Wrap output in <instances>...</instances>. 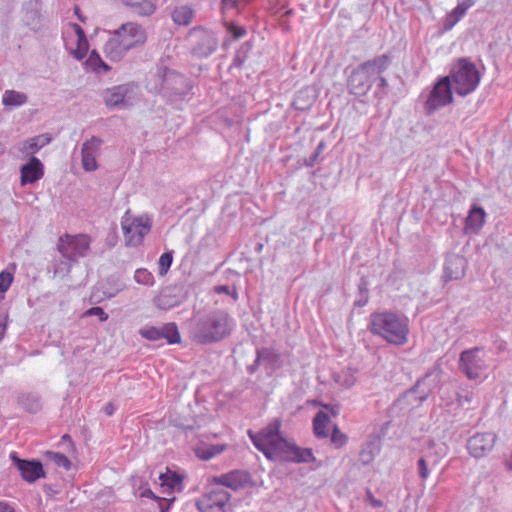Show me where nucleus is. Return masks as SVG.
I'll return each instance as SVG.
<instances>
[{
	"mask_svg": "<svg viewBox=\"0 0 512 512\" xmlns=\"http://www.w3.org/2000/svg\"><path fill=\"white\" fill-rule=\"evenodd\" d=\"M281 420L274 419L257 433L248 431L254 446L270 460H282L296 463L314 460L311 449H302L285 439L281 432Z\"/></svg>",
	"mask_w": 512,
	"mask_h": 512,
	"instance_id": "1",
	"label": "nucleus"
},
{
	"mask_svg": "<svg viewBox=\"0 0 512 512\" xmlns=\"http://www.w3.org/2000/svg\"><path fill=\"white\" fill-rule=\"evenodd\" d=\"M415 392H416L415 390L410 391V392H409V395H411V396H412V395H414V394H415Z\"/></svg>",
	"mask_w": 512,
	"mask_h": 512,
	"instance_id": "63",
	"label": "nucleus"
},
{
	"mask_svg": "<svg viewBox=\"0 0 512 512\" xmlns=\"http://www.w3.org/2000/svg\"><path fill=\"white\" fill-rule=\"evenodd\" d=\"M220 10L223 12L224 11V0H220Z\"/></svg>",
	"mask_w": 512,
	"mask_h": 512,
	"instance_id": "61",
	"label": "nucleus"
},
{
	"mask_svg": "<svg viewBox=\"0 0 512 512\" xmlns=\"http://www.w3.org/2000/svg\"><path fill=\"white\" fill-rule=\"evenodd\" d=\"M51 141L50 136L47 134H41L32 138H29L19 144V151L23 156L34 155L41 148L49 144Z\"/></svg>",
	"mask_w": 512,
	"mask_h": 512,
	"instance_id": "26",
	"label": "nucleus"
},
{
	"mask_svg": "<svg viewBox=\"0 0 512 512\" xmlns=\"http://www.w3.org/2000/svg\"><path fill=\"white\" fill-rule=\"evenodd\" d=\"M71 271V262L66 260H60L56 261L53 265V274L54 276L61 275L65 276L68 275Z\"/></svg>",
	"mask_w": 512,
	"mask_h": 512,
	"instance_id": "42",
	"label": "nucleus"
},
{
	"mask_svg": "<svg viewBox=\"0 0 512 512\" xmlns=\"http://www.w3.org/2000/svg\"><path fill=\"white\" fill-rule=\"evenodd\" d=\"M451 86L459 96H466L476 90L480 83V73L468 59H459L451 68L449 75Z\"/></svg>",
	"mask_w": 512,
	"mask_h": 512,
	"instance_id": "6",
	"label": "nucleus"
},
{
	"mask_svg": "<svg viewBox=\"0 0 512 512\" xmlns=\"http://www.w3.org/2000/svg\"><path fill=\"white\" fill-rule=\"evenodd\" d=\"M48 455L58 467H63L65 470L71 468V461L66 455L59 452H48Z\"/></svg>",
	"mask_w": 512,
	"mask_h": 512,
	"instance_id": "41",
	"label": "nucleus"
},
{
	"mask_svg": "<svg viewBox=\"0 0 512 512\" xmlns=\"http://www.w3.org/2000/svg\"><path fill=\"white\" fill-rule=\"evenodd\" d=\"M161 481L162 487H167L168 489H181L183 477L175 472L168 471L166 473H162L159 477Z\"/></svg>",
	"mask_w": 512,
	"mask_h": 512,
	"instance_id": "35",
	"label": "nucleus"
},
{
	"mask_svg": "<svg viewBox=\"0 0 512 512\" xmlns=\"http://www.w3.org/2000/svg\"><path fill=\"white\" fill-rule=\"evenodd\" d=\"M250 483V476L245 471H231L226 474V487L233 490H238L248 486Z\"/></svg>",
	"mask_w": 512,
	"mask_h": 512,
	"instance_id": "28",
	"label": "nucleus"
},
{
	"mask_svg": "<svg viewBox=\"0 0 512 512\" xmlns=\"http://www.w3.org/2000/svg\"><path fill=\"white\" fill-rule=\"evenodd\" d=\"M86 65L90 67L95 72H108L110 67L102 60L99 53L96 50H92L87 61Z\"/></svg>",
	"mask_w": 512,
	"mask_h": 512,
	"instance_id": "37",
	"label": "nucleus"
},
{
	"mask_svg": "<svg viewBox=\"0 0 512 512\" xmlns=\"http://www.w3.org/2000/svg\"><path fill=\"white\" fill-rule=\"evenodd\" d=\"M453 87L451 86L450 77H442L433 88L429 91L424 108L428 114L449 105L453 101Z\"/></svg>",
	"mask_w": 512,
	"mask_h": 512,
	"instance_id": "11",
	"label": "nucleus"
},
{
	"mask_svg": "<svg viewBox=\"0 0 512 512\" xmlns=\"http://www.w3.org/2000/svg\"><path fill=\"white\" fill-rule=\"evenodd\" d=\"M173 262V251L163 253L158 260V273L164 276L169 271Z\"/></svg>",
	"mask_w": 512,
	"mask_h": 512,
	"instance_id": "40",
	"label": "nucleus"
},
{
	"mask_svg": "<svg viewBox=\"0 0 512 512\" xmlns=\"http://www.w3.org/2000/svg\"><path fill=\"white\" fill-rule=\"evenodd\" d=\"M134 280L145 286H153L155 283L153 274L145 268H139L135 271Z\"/></svg>",
	"mask_w": 512,
	"mask_h": 512,
	"instance_id": "38",
	"label": "nucleus"
},
{
	"mask_svg": "<svg viewBox=\"0 0 512 512\" xmlns=\"http://www.w3.org/2000/svg\"><path fill=\"white\" fill-rule=\"evenodd\" d=\"M89 49V43L87 39L76 40V47L70 49V54L76 59V60H83L88 52Z\"/></svg>",
	"mask_w": 512,
	"mask_h": 512,
	"instance_id": "39",
	"label": "nucleus"
},
{
	"mask_svg": "<svg viewBox=\"0 0 512 512\" xmlns=\"http://www.w3.org/2000/svg\"><path fill=\"white\" fill-rule=\"evenodd\" d=\"M380 452V441L373 439L366 442L360 451V460L363 464H369Z\"/></svg>",
	"mask_w": 512,
	"mask_h": 512,
	"instance_id": "31",
	"label": "nucleus"
},
{
	"mask_svg": "<svg viewBox=\"0 0 512 512\" xmlns=\"http://www.w3.org/2000/svg\"><path fill=\"white\" fill-rule=\"evenodd\" d=\"M389 63L388 56L380 55L357 66L347 80L349 92L355 96H365L376 80V76L382 74Z\"/></svg>",
	"mask_w": 512,
	"mask_h": 512,
	"instance_id": "4",
	"label": "nucleus"
},
{
	"mask_svg": "<svg viewBox=\"0 0 512 512\" xmlns=\"http://www.w3.org/2000/svg\"><path fill=\"white\" fill-rule=\"evenodd\" d=\"M140 497L142 498H150L156 501H162V498L156 496L150 488H145L141 491Z\"/></svg>",
	"mask_w": 512,
	"mask_h": 512,
	"instance_id": "52",
	"label": "nucleus"
},
{
	"mask_svg": "<svg viewBox=\"0 0 512 512\" xmlns=\"http://www.w3.org/2000/svg\"><path fill=\"white\" fill-rule=\"evenodd\" d=\"M187 39L191 54L197 58L211 55L218 46L215 34L201 26L192 28L188 33Z\"/></svg>",
	"mask_w": 512,
	"mask_h": 512,
	"instance_id": "9",
	"label": "nucleus"
},
{
	"mask_svg": "<svg viewBox=\"0 0 512 512\" xmlns=\"http://www.w3.org/2000/svg\"><path fill=\"white\" fill-rule=\"evenodd\" d=\"M302 93H303V92H300V93H299V95H298V97H297V99H296V101H295V105H296V107H297V108H299V109H303V107H301V106H299V105H298V100H299V97H300V95H301Z\"/></svg>",
	"mask_w": 512,
	"mask_h": 512,
	"instance_id": "60",
	"label": "nucleus"
},
{
	"mask_svg": "<svg viewBox=\"0 0 512 512\" xmlns=\"http://www.w3.org/2000/svg\"><path fill=\"white\" fill-rule=\"evenodd\" d=\"M172 19L178 25H188L193 19V10L187 5L176 7L172 12Z\"/></svg>",
	"mask_w": 512,
	"mask_h": 512,
	"instance_id": "33",
	"label": "nucleus"
},
{
	"mask_svg": "<svg viewBox=\"0 0 512 512\" xmlns=\"http://www.w3.org/2000/svg\"><path fill=\"white\" fill-rule=\"evenodd\" d=\"M230 2H232V4H234V3H235V1H234V0H226V6H227Z\"/></svg>",
	"mask_w": 512,
	"mask_h": 512,
	"instance_id": "62",
	"label": "nucleus"
},
{
	"mask_svg": "<svg viewBox=\"0 0 512 512\" xmlns=\"http://www.w3.org/2000/svg\"><path fill=\"white\" fill-rule=\"evenodd\" d=\"M459 363L461 370L469 379L478 378L487 369L485 352L480 348L463 351Z\"/></svg>",
	"mask_w": 512,
	"mask_h": 512,
	"instance_id": "14",
	"label": "nucleus"
},
{
	"mask_svg": "<svg viewBox=\"0 0 512 512\" xmlns=\"http://www.w3.org/2000/svg\"><path fill=\"white\" fill-rule=\"evenodd\" d=\"M57 247L66 260L77 262L78 258L86 256L90 247V238L84 234L75 236L65 234L59 238Z\"/></svg>",
	"mask_w": 512,
	"mask_h": 512,
	"instance_id": "12",
	"label": "nucleus"
},
{
	"mask_svg": "<svg viewBox=\"0 0 512 512\" xmlns=\"http://www.w3.org/2000/svg\"><path fill=\"white\" fill-rule=\"evenodd\" d=\"M426 397H427V396H426V395H424V396H421V397H420V399H421V400H424V399H426Z\"/></svg>",
	"mask_w": 512,
	"mask_h": 512,
	"instance_id": "64",
	"label": "nucleus"
},
{
	"mask_svg": "<svg viewBox=\"0 0 512 512\" xmlns=\"http://www.w3.org/2000/svg\"><path fill=\"white\" fill-rule=\"evenodd\" d=\"M103 101L109 109H127L136 101L135 87L132 84H122L106 89L102 94Z\"/></svg>",
	"mask_w": 512,
	"mask_h": 512,
	"instance_id": "13",
	"label": "nucleus"
},
{
	"mask_svg": "<svg viewBox=\"0 0 512 512\" xmlns=\"http://www.w3.org/2000/svg\"><path fill=\"white\" fill-rule=\"evenodd\" d=\"M0 512H15V510L11 505L5 502H0Z\"/></svg>",
	"mask_w": 512,
	"mask_h": 512,
	"instance_id": "54",
	"label": "nucleus"
},
{
	"mask_svg": "<svg viewBox=\"0 0 512 512\" xmlns=\"http://www.w3.org/2000/svg\"><path fill=\"white\" fill-rule=\"evenodd\" d=\"M121 226L127 245L136 247L142 244L145 235L150 232L152 221L147 216L133 218L127 211L122 217Z\"/></svg>",
	"mask_w": 512,
	"mask_h": 512,
	"instance_id": "10",
	"label": "nucleus"
},
{
	"mask_svg": "<svg viewBox=\"0 0 512 512\" xmlns=\"http://www.w3.org/2000/svg\"><path fill=\"white\" fill-rule=\"evenodd\" d=\"M86 316H97L100 321L104 322L108 319V314L103 310V308L96 306L88 309L85 312Z\"/></svg>",
	"mask_w": 512,
	"mask_h": 512,
	"instance_id": "47",
	"label": "nucleus"
},
{
	"mask_svg": "<svg viewBox=\"0 0 512 512\" xmlns=\"http://www.w3.org/2000/svg\"><path fill=\"white\" fill-rule=\"evenodd\" d=\"M428 464H430L428 459H426L422 456L418 460L419 475H420L421 479H423V480H426L430 475V471L428 469Z\"/></svg>",
	"mask_w": 512,
	"mask_h": 512,
	"instance_id": "46",
	"label": "nucleus"
},
{
	"mask_svg": "<svg viewBox=\"0 0 512 512\" xmlns=\"http://www.w3.org/2000/svg\"><path fill=\"white\" fill-rule=\"evenodd\" d=\"M486 213L481 207H473L465 221L466 234H477L485 223Z\"/></svg>",
	"mask_w": 512,
	"mask_h": 512,
	"instance_id": "24",
	"label": "nucleus"
},
{
	"mask_svg": "<svg viewBox=\"0 0 512 512\" xmlns=\"http://www.w3.org/2000/svg\"><path fill=\"white\" fill-rule=\"evenodd\" d=\"M20 405L29 413H37L41 409L40 397L37 394H23L19 397Z\"/></svg>",
	"mask_w": 512,
	"mask_h": 512,
	"instance_id": "34",
	"label": "nucleus"
},
{
	"mask_svg": "<svg viewBox=\"0 0 512 512\" xmlns=\"http://www.w3.org/2000/svg\"><path fill=\"white\" fill-rule=\"evenodd\" d=\"M102 144L99 137L93 136L82 145V165L86 171H94L97 169L96 156Z\"/></svg>",
	"mask_w": 512,
	"mask_h": 512,
	"instance_id": "20",
	"label": "nucleus"
},
{
	"mask_svg": "<svg viewBox=\"0 0 512 512\" xmlns=\"http://www.w3.org/2000/svg\"><path fill=\"white\" fill-rule=\"evenodd\" d=\"M71 27H72L74 33L76 34L78 40L82 39V41H83L84 39H87L84 30L82 29V27L79 24L72 23Z\"/></svg>",
	"mask_w": 512,
	"mask_h": 512,
	"instance_id": "51",
	"label": "nucleus"
},
{
	"mask_svg": "<svg viewBox=\"0 0 512 512\" xmlns=\"http://www.w3.org/2000/svg\"><path fill=\"white\" fill-rule=\"evenodd\" d=\"M74 13L75 15L78 17V19L81 21V22H84L85 21V18L81 15L80 13V8L79 7H75L74 8Z\"/></svg>",
	"mask_w": 512,
	"mask_h": 512,
	"instance_id": "57",
	"label": "nucleus"
},
{
	"mask_svg": "<svg viewBox=\"0 0 512 512\" xmlns=\"http://www.w3.org/2000/svg\"><path fill=\"white\" fill-rule=\"evenodd\" d=\"M224 450L223 444H211V445H202L197 447L196 455L198 458L202 460H209L214 456L220 454Z\"/></svg>",
	"mask_w": 512,
	"mask_h": 512,
	"instance_id": "36",
	"label": "nucleus"
},
{
	"mask_svg": "<svg viewBox=\"0 0 512 512\" xmlns=\"http://www.w3.org/2000/svg\"><path fill=\"white\" fill-rule=\"evenodd\" d=\"M41 4L38 0H29L23 5V21L33 31L42 27Z\"/></svg>",
	"mask_w": 512,
	"mask_h": 512,
	"instance_id": "22",
	"label": "nucleus"
},
{
	"mask_svg": "<svg viewBox=\"0 0 512 512\" xmlns=\"http://www.w3.org/2000/svg\"><path fill=\"white\" fill-rule=\"evenodd\" d=\"M376 79L378 80V86L379 87H385L386 86L387 81H386V79L383 76H381V74L379 76H376Z\"/></svg>",
	"mask_w": 512,
	"mask_h": 512,
	"instance_id": "56",
	"label": "nucleus"
},
{
	"mask_svg": "<svg viewBox=\"0 0 512 512\" xmlns=\"http://www.w3.org/2000/svg\"><path fill=\"white\" fill-rule=\"evenodd\" d=\"M155 304L160 309H167V308L174 306V304L170 303L169 296H165V295L157 298L155 300Z\"/></svg>",
	"mask_w": 512,
	"mask_h": 512,
	"instance_id": "49",
	"label": "nucleus"
},
{
	"mask_svg": "<svg viewBox=\"0 0 512 512\" xmlns=\"http://www.w3.org/2000/svg\"><path fill=\"white\" fill-rule=\"evenodd\" d=\"M27 102V94L16 90H6L2 95V104L11 109L23 106Z\"/></svg>",
	"mask_w": 512,
	"mask_h": 512,
	"instance_id": "29",
	"label": "nucleus"
},
{
	"mask_svg": "<svg viewBox=\"0 0 512 512\" xmlns=\"http://www.w3.org/2000/svg\"><path fill=\"white\" fill-rule=\"evenodd\" d=\"M226 34L231 35L234 40H237L246 35V29L243 26L226 23Z\"/></svg>",
	"mask_w": 512,
	"mask_h": 512,
	"instance_id": "44",
	"label": "nucleus"
},
{
	"mask_svg": "<svg viewBox=\"0 0 512 512\" xmlns=\"http://www.w3.org/2000/svg\"><path fill=\"white\" fill-rule=\"evenodd\" d=\"M131 12L138 16H151L156 11L155 0H120Z\"/></svg>",
	"mask_w": 512,
	"mask_h": 512,
	"instance_id": "25",
	"label": "nucleus"
},
{
	"mask_svg": "<svg viewBox=\"0 0 512 512\" xmlns=\"http://www.w3.org/2000/svg\"><path fill=\"white\" fill-rule=\"evenodd\" d=\"M224 316L221 312L209 314L197 321L193 337L200 343H210L221 339L224 334Z\"/></svg>",
	"mask_w": 512,
	"mask_h": 512,
	"instance_id": "8",
	"label": "nucleus"
},
{
	"mask_svg": "<svg viewBox=\"0 0 512 512\" xmlns=\"http://www.w3.org/2000/svg\"><path fill=\"white\" fill-rule=\"evenodd\" d=\"M331 441L337 448H340L347 443L348 437L335 426L332 430Z\"/></svg>",
	"mask_w": 512,
	"mask_h": 512,
	"instance_id": "43",
	"label": "nucleus"
},
{
	"mask_svg": "<svg viewBox=\"0 0 512 512\" xmlns=\"http://www.w3.org/2000/svg\"><path fill=\"white\" fill-rule=\"evenodd\" d=\"M474 5L473 0H465L459 3L446 17L445 28L451 29L458 23L466 14L467 10Z\"/></svg>",
	"mask_w": 512,
	"mask_h": 512,
	"instance_id": "27",
	"label": "nucleus"
},
{
	"mask_svg": "<svg viewBox=\"0 0 512 512\" xmlns=\"http://www.w3.org/2000/svg\"><path fill=\"white\" fill-rule=\"evenodd\" d=\"M497 436L492 432L476 433L467 442L469 454L476 459L487 456L495 446Z\"/></svg>",
	"mask_w": 512,
	"mask_h": 512,
	"instance_id": "16",
	"label": "nucleus"
},
{
	"mask_svg": "<svg viewBox=\"0 0 512 512\" xmlns=\"http://www.w3.org/2000/svg\"><path fill=\"white\" fill-rule=\"evenodd\" d=\"M155 85L157 91L170 100L186 96L192 88L187 77L163 63L157 65Z\"/></svg>",
	"mask_w": 512,
	"mask_h": 512,
	"instance_id": "5",
	"label": "nucleus"
},
{
	"mask_svg": "<svg viewBox=\"0 0 512 512\" xmlns=\"http://www.w3.org/2000/svg\"><path fill=\"white\" fill-rule=\"evenodd\" d=\"M13 281V274L7 270L0 273V293L6 292Z\"/></svg>",
	"mask_w": 512,
	"mask_h": 512,
	"instance_id": "45",
	"label": "nucleus"
},
{
	"mask_svg": "<svg viewBox=\"0 0 512 512\" xmlns=\"http://www.w3.org/2000/svg\"><path fill=\"white\" fill-rule=\"evenodd\" d=\"M368 328L391 345L403 346L408 342L409 319L404 315L388 311L372 313Z\"/></svg>",
	"mask_w": 512,
	"mask_h": 512,
	"instance_id": "2",
	"label": "nucleus"
},
{
	"mask_svg": "<svg viewBox=\"0 0 512 512\" xmlns=\"http://www.w3.org/2000/svg\"><path fill=\"white\" fill-rule=\"evenodd\" d=\"M44 176V166L35 156H31L29 161L20 168V183L22 186L34 184Z\"/></svg>",
	"mask_w": 512,
	"mask_h": 512,
	"instance_id": "19",
	"label": "nucleus"
},
{
	"mask_svg": "<svg viewBox=\"0 0 512 512\" xmlns=\"http://www.w3.org/2000/svg\"><path fill=\"white\" fill-rule=\"evenodd\" d=\"M224 474L209 477L205 493L197 500L200 512H224Z\"/></svg>",
	"mask_w": 512,
	"mask_h": 512,
	"instance_id": "7",
	"label": "nucleus"
},
{
	"mask_svg": "<svg viewBox=\"0 0 512 512\" xmlns=\"http://www.w3.org/2000/svg\"><path fill=\"white\" fill-rule=\"evenodd\" d=\"M104 412L106 415L108 416H111L113 415L114 413V406L112 405V403H107L105 406H104Z\"/></svg>",
	"mask_w": 512,
	"mask_h": 512,
	"instance_id": "55",
	"label": "nucleus"
},
{
	"mask_svg": "<svg viewBox=\"0 0 512 512\" xmlns=\"http://www.w3.org/2000/svg\"><path fill=\"white\" fill-rule=\"evenodd\" d=\"M329 423L330 416L323 411L318 412L313 419L314 434L318 438H326L328 436L327 427Z\"/></svg>",
	"mask_w": 512,
	"mask_h": 512,
	"instance_id": "30",
	"label": "nucleus"
},
{
	"mask_svg": "<svg viewBox=\"0 0 512 512\" xmlns=\"http://www.w3.org/2000/svg\"><path fill=\"white\" fill-rule=\"evenodd\" d=\"M10 459L20 472L22 478L29 483H33L45 476L43 466L41 462L37 460L20 459L16 452L10 454Z\"/></svg>",
	"mask_w": 512,
	"mask_h": 512,
	"instance_id": "17",
	"label": "nucleus"
},
{
	"mask_svg": "<svg viewBox=\"0 0 512 512\" xmlns=\"http://www.w3.org/2000/svg\"><path fill=\"white\" fill-rule=\"evenodd\" d=\"M5 150H6L5 145L0 142V155L4 154Z\"/></svg>",
	"mask_w": 512,
	"mask_h": 512,
	"instance_id": "59",
	"label": "nucleus"
},
{
	"mask_svg": "<svg viewBox=\"0 0 512 512\" xmlns=\"http://www.w3.org/2000/svg\"><path fill=\"white\" fill-rule=\"evenodd\" d=\"M334 381L342 388H351L356 383L355 373L352 369L346 368L333 374Z\"/></svg>",
	"mask_w": 512,
	"mask_h": 512,
	"instance_id": "32",
	"label": "nucleus"
},
{
	"mask_svg": "<svg viewBox=\"0 0 512 512\" xmlns=\"http://www.w3.org/2000/svg\"><path fill=\"white\" fill-rule=\"evenodd\" d=\"M214 292L217 294L224 293V285H217L214 287Z\"/></svg>",
	"mask_w": 512,
	"mask_h": 512,
	"instance_id": "58",
	"label": "nucleus"
},
{
	"mask_svg": "<svg viewBox=\"0 0 512 512\" xmlns=\"http://www.w3.org/2000/svg\"><path fill=\"white\" fill-rule=\"evenodd\" d=\"M448 446L441 440L429 439L422 448V457L428 459L430 465L436 466L447 455Z\"/></svg>",
	"mask_w": 512,
	"mask_h": 512,
	"instance_id": "23",
	"label": "nucleus"
},
{
	"mask_svg": "<svg viewBox=\"0 0 512 512\" xmlns=\"http://www.w3.org/2000/svg\"><path fill=\"white\" fill-rule=\"evenodd\" d=\"M139 334L149 341H158L166 339L168 344H178L181 342V335L175 323H166L160 327L145 326L139 330Z\"/></svg>",
	"mask_w": 512,
	"mask_h": 512,
	"instance_id": "15",
	"label": "nucleus"
},
{
	"mask_svg": "<svg viewBox=\"0 0 512 512\" xmlns=\"http://www.w3.org/2000/svg\"><path fill=\"white\" fill-rule=\"evenodd\" d=\"M466 266L465 258L456 254L447 256L444 264L443 279L445 281L461 279L465 275Z\"/></svg>",
	"mask_w": 512,
	"mask_h": 512,
	"instance_id": "21",
	"label": "nucleus"
},
{
	"mask_svg": "<svg viewBox=\"0 0 512 512\" xmlns=\"http://www.w3.org/2000/svg\"><path fill=\"white\" fill-rule=\"evenodd\" d=\"M367 499L373 507L378 508L383 506V502L381 500L376 499L371 493L367 495Z\"/></svg>",
	"mask_w": 512,
	"mask_h": 512,
	"instance_id": "53",
	"label": "nucleus"
},
{
	"mask_svg": "<svg viewBox=\"0 0 512 512\" xmlns=\"http://www.w3.org/2000/svg\"><path fill=\"white\" fill-rule=\"evenodd\" d=\"M259 366L270 370L279 369L282 366L281 355L271 348L258 349L254 364L248 367V372L254 373Z\"/></svg>",
	"mask_w": 512,
	"mask_h": 512,
	"instance_id": "18",
	"label": "nucleus"
},
{
	"mask_svg": "<svg viewBox=\"0 0 512 512\" xmlns=\"http://www.w3.org/2000/svg\"><path fill=\"white\" fill-rule=\"evenodd\" d=\"M9 316L8 314H0V341L4 338Z\"/></svg>",
	"mask_w": 512,
	"mask_h": 512,
	"instance_id": "50",
	"label": "nucleus"
},
{
	"mask_svg": "<svg viewBox=\"0 0 512 512\" xmlns=\"http://www.w3.org/2000/svg\"><path fill=\"white\" fill-rule=\"evenodd\" d=\"M147 40L145 28L136 22H127L116 29L104 45L106 56L112 61H120L126 53L142 46Z\"/></svg>",
	"mask_w": 512,
	"mask_h": 512,
	"instance_id": "3",
	"label": "nucleus"
},
{
	"mask_svg": "<svg viewBox=\"0 0 512 512\" xmlns=\"http://www.w3.org/2000/svg\"><path fill=\"white\" fill-rule=\"evenodd\" d=\"M251 45L247 42L245 43L240 50L237 53L236 59H235V65L239 66L241 63L245 61L246 54L250 51Z\"/></svg>",
	"mask_w": 512,
	"mask_h": 512,
	"instance_id": "48",
	"label": "nucleus"
}]
</instances>
